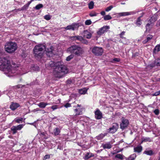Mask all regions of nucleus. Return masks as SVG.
Here are the masks:
<instances>
[{
  "mask_svg": "<svg viewBox=\"0 0 160 160\" xmlns=\"http://www.w3.org/2000/svg\"><path fill=\"white\" fill-rule=\"evenodd\" d=\"M112 143H111L110 142H108L105 144H102V146L104 149H110L112 147Z\"/></svg>",
  "mask_w": 160,
  "mask_h": 160,
  "instance_id": "obj_17",
  "label": "nucleus"
},
{
  "mask_svg": "<svg viewBox=\"0 0 160 160\" xmlns=\"http://www.w3.org/2000/svg\"><path fill=\"white\" fill-rule=\"evenodd\" d=\"M125 156L121 154H117L115 156V159L116 160H123Z\"/></svg>",
  "mask_w": 160,
  "mask_h": 160,
  "instance_id": "obj_19",
  "label": "nucleus"
},
{
  "mask_svg": "<svg viewBox=\"0 0 160 160\" xmlns=\"http://www.w3.org/2000/svg\"><path fill=\"white\" fill-rule=\"evenodd\" d=\"M29 124L30 125H33V123H30Z\"/></svg>",
  "mask_w": 160,
  "mask_h": 160,
  "instance_id": "obj_63",
  "label": "nucleus"
},
{
  "mask_svg": "<svg viewBox=\"0 0 160 160\" xmlns=\"http://www.w3.org/2000/svg\"><path fill=\"white\" fill-rule=\"evenodd\" d=\"M46 55L49 57H52L54 54V48L52 46H50L49 48L46 50Z\"/></svg>",
  "mask_w": 160,
  "mask_h": 160,
  "instance_id": "obj_10",
  "label": "nucleus"
},
{
  "mask_svg": "<svg viewBox=\"0 0 160 160\" xmlns=\"http://www.w3.org/2000/svg\"><path fill=\"white\" fill-rule=\"evenodd\" d=\"M37 105L40 108H45L47 106V104L44 102H40Z\"/></svg>",
  "mask_w": 160,
  "mask_h": 160,
  "instance_id": "obj_25",
  "label": "nucleus"
},
{
  "mask_svg": "<svg viewBox=\"0 0 160 160\" xmlns=\"http://www.w3.org/2000/svg\"><path fill=\"white\" fill-rule=\"evenodd\" d=\"M23 120V118H16L14 119L15 121L18 123H22Z\"/></svg>",
  "mask_w": 160,
  "mask_h": 160,
  "instance_id": "obj_31",
  "label": "nucleus"
},
{
  "mask_svg": "<svg viewBox=\"0 0 160 160\" xmlns=\"http://www.w3.org/2000/svg\"><path fill=\"white\" fill-rule=\"evenodd\" d=\"M73 57V56L72 55H71L68 57L66 59V60L67 61H69L71 60V59Z\"/></svg>",
  "mask_w": 160,
  "mask_h": 160,
  "instance_id": "obj_46",
  "label": "nucleus"
},
{
  "mask_svg": "<svg viewBox=\"0 0 160 160\" xmlns=\"http://www.w3.org/2000/svg\"><path fill=\"white\" fill-rule=\"evenodd\" d=\"M69 50L77 56H80L84 52L82 48L78 45H73L69 48Z\"/></svg>",
  "mask_w": 160,
  "mask_h": 160,
  "instance_id": "obj_5",
  "label": "nucleus"
},
{
  "mask_svg": "<svg viewBox=\"0 0 160 160\" xmlns=\"http://www.w3.org/2000/svg\"><path fill=\"white\" fill-rule=\"evenodd\" d=\"M45 65L48 69L53 68V75L59 78L63 77L68 72L67 67L59 62L48 60L46 62Z\"/></svg>",
  "mask_w": 160,
  "mask_h": 160,
  "instance_id": "obj_1",
  "label": "nucleus"
},
{
  "mask_svg": "<svg viewBox=\"0 0 160 160\" xmlns=\"http://www.w3.org/2000/svg\"><path fill=\"white\" fill-rule=\"evenodd\" d=\"M53 132L55 135H58L60 132V130L59 128H55L53 130Z\"/></svg>",
  "mask_w": 160,
  "mask_h": 160,
  "instance_id": "obj_27",
  "label": "nucleus"
},
{
  "mask_svg": "<svg viewBox=\"0 0 160 160\" xmlns=\"http://www.w3.org/2000/svg\"><path fill=\"white\" fill-rule=\"evenodd\" d=\"M38 134L44 138L47 139L46 137V133L45 132H42L39 130L38 131Z\"/></svg>",
  "mask_w": 160,
  "mask_h": 160,
  "instance_id": "obj_28",
  "label": "nucleus"
},
{
  "mask_svg": "<svg viewBox=\"0 0 160 160\" xmlns=\"http://www.w3.org/2000/svg\"><path fill=\"white\" fill-rule=\"evenodd\" d=\"M160 51V45H157L154 48V51L158 52Z\"/></svg>",
  "mask_w": 160,
  "mask_h": 160,
  "instance_id": "obj_37",
  "label": "nucleus"
},
{
  "mask_svg": "<svg viewBox=\"0 0 160 160\" xmlns=\"http://www.w3.org/2000/svg\"><path fill=\"white\" fill-rule=\"evenodd\" d=\"M31 3V2L30 1L28 2V3L26 4L28 7H29V5Z\"/></svg>",
  "mask_w": 160,
  "mask_h": 160,
  "instance_id": "obj_58",
  "label": "nucleus"
},
{
  "mask_svg": "<svg viewBox=\"0 0 160 160\" xmlns=\"http://www.w3.org/2000/svg\"><path fill=\"white\" fill-rule=\"evenodd\" d=\"M51 108L53 111H54L58 108V106L57 105H54L51 107Z\"/></svg>",
  "mask_w": 160,
  "mask_h": 160,
  "instance_id": "obj_47",
  "label": "nucleus"
},
{
  "mask_svg": "<svg viewBox=\"0 0 160 160\" xmlns=\"http://www.w3.org/2000/svg\"><path fill=\"white\" fill-rule=\"evenodd\" d=\"M142 149V147L141 146H138L134 148V152L138 153H140Z\"/></svg>",
  "mask_w": 160,
  "mask_h": 160,
  "instance_id": "obj_21",
  "label": "nucleus"
},
{
  "mask_svg": "<svg viewBox=\"0 0 160 160\" xmlns=\"http://www.w3.org/2000/svg\"><path fill=\"white\" fill-rule=\"evenodd\" d=\"M28 5H27L26 4H25L24 6H23L21 8V10L18 9V10L20 11V10H24L27 9L28 8Z\"/></svg>",
  "mask_w": 160,
  "mask_h": 160,
  "instance_id": "obj_45",
  "label": "nucleus"
},
{
  "mask_svg": "<svg viewBox=\"0 0 160 160\" xmlns=\"http://www.w3.org/2000/svg\"><path fill=\"white\" fill-rule=\"evenodd\" d=\"M112 17L109 15H106L104 16V19L105 20H108L111 19Z\"/></svg>",
  "mask_w": 160,
  "mask_h": 160,
  "instance_id": "obj_36",
  "label": "nucleus"
},
{
  "mask_svg": "<svg viewBox=\"0 0 160 160\" xmlns=\"http://www.w3.org/2000/svg\"><path fill=\"white\" fill-rule=\"evenodd\" d=\"M82 43L85 44H87L88 43V41L87 40L84 39L83 38V40H82L81 41Z\"/></svg>",
  "mask_w": 160,
  "mask_h": 160,
  "instance_id": "obj_51",
  "label": "nucleus"
},
{
  "mask_svg": "<svg viewBox=\"0 0 160 160\" xmlns=\"http://www.w3.org/2000/svg\"><path fill=\"white\" fill-rule=\"evenodd\" d=\"M23 124H19L16 126L17 130H20L23 128Z\"/></svg>",
  "mask_w": 160,
  "mask_h": 160,
  "instance_id": "obj_40",
  "label": "nucleus"
},
{
  "mask_svg": "<svg viewBox=\"0 0 160 160\" xmlns=\"http://www.w3.org/2000/svg\"><path fill=\"white\" fill-rule=\"evenodd\" d=\"M97 15V14L95 13L94 12L93 13H91L90 14V16L91 17H94L95 16Z\"/></svg>",
  "mask_w": 160,
  "mask_h": 160,
  "instance_id": "obj_56",
  "label": "nucleus"
},
{
  "mask_svg": "<svg viewBox=\"0 0 160 160\" xmlns=\"http://www.w3.org/2000/svg\"><path fill=\"white\" fill-rule=\"evenodd\" d=\"M45 104H47V105H50V104L49 103L45 102Z\"/></svg>",
  "mask_w": 160,
  "mask_h": 160,
  "instance_id": "obj_61",
  "label": "nucleus"
},
{
  "mask_svg": "<svg viewBox=\"0 0 160 160\" xmlns=\"http://www.w3.org/2000/svg\"><path fill=\"white\" fill-rule=\"evenodd\" d=\"M85 24L87 25H89L92 23V22L90 20H88L85 21Z\"/></svg>",
  "mask_w": 160,
  "mask_h": 160,
  "instance_id": "obj_44",
  "label": "nucleus"
},
{
  "mask_svg": "<svg viewBox=\"0 0 160 160\" xmlns=\"http://www.w3.org/2000/svg\"><path fill=\"white\" fill-rule=\"evenodd\" d=\"M101 14L102 15H104L105 14V12L104 11H102L101 12Z\"/></svg>",
  "mask_w": 160,
  "mask_h": 160,
  "instance_id": "obj_57",
  "label": "nucleus"
},
{
  "mask_svg": "<svg viewBox=\"0 0 160 160\" xmlns=\"http://www.w3.org/2000/svg\"><path fill=\"white\" fill-rule=\"evenodd\" d=\"M125 32L124 31L122 32L121 33L119 34L120 37L122 39L126 40V38L124 37L123 35H124L125 34Z\"/></svg>",
  "mask_w": 160,
  "mask_h": 160,
  "instance_id": "obj_41",
  "label": "nucleus"
},
{
  "mask_svg": "<svg viewBox=\"0 0 160 160\" xmlns=\"http://www.w3.org/2000/svg\"><path fill=\"white\" fill-rule=\"evenodd\" d=\"M50 158V156L48 155H46L44 157L43 159L46 160L47 159H49Z\"/></svg>",
  "mask_w": 160,
  "mask_h": 160,
  "instance_id": "obj_54",
  "label": "nucleus"
},
{
  "mask_svg": "<svg viewBox=\"0 0 160 160\" xmlns=\"http://www.w3.org/2000/svg\"><path fill=\"white\" fill-rule=\"evenodd\" d=\"M78 27V24L77 23H73L72 25L68 26L66 27L65 28L66 30H74Z\"/></svg>",
  "mask_w": 160,
  "mask_h": 160,
  "instance_id": "obj_12",
  "label": "nucleus"
},
{
  "mask_svg": "<svg viewBox=\"0 0 160 160\" xmlns=\"http://www.w3.org/2000/svg\"><path fill=\"white\" fill-rule=\"evenodd\" d=\"M11 130L13 132V134H14L17 132V129L15 126H12L11 128Z\"/></svg>",
  "mask_w": 160,
  "mask_h": 160,
  "instance_id": "obj_38",
  "label": "nucleus"
},
{
  "mask_svg": "<svg viewBox=\"0 0 160 160\" xmlns=\"http://www.w3.org/2000/svg\"><path fill=\"white\" fill-rule=\"evenodd\" d=\"M150 142L151 139L149 138H142V142Z\"/></svg>",
  "mask_w": 160,
  "mask_h": 160,
  "instance_id": "obj_39",
  "label": "nucleus"
},
{
  "mask_svg": "<svg viewBox=\"0 0 160 160\" xmlns=\"http://www.w3.org/2000/svg\"><path fill=\"white\" fill-rule=\"evenodd\" d=\"M92 52L95 55H101L103 52V49L102 48L94 47L92 49Z\"/></svg>",
  "mask_w": 160,
  "mask_h": 160,
  "instance_id": "obj_6",
  "label": "nucleus"
},
{
  "mask_svg": "<svg viewBox=\"0 0 160 160\" xmlns=\"http://www.w3.org/2000/svg\"><path fill=\"white\" fill-rule=\"evenodd\" d=\"M150 26V24L149 23H148L146 25V31L149 30V26Z\"/></svg>",
  "mask_w": 160,
  "mask_h": 160,
  "instance_id": "obj_55",
  "label": "nucleus"
},
{
  "mask_svg": "<svg viewBox=\"0 0 160 160\" xmlns=\"http://www.w3.org/2000/svg\"><path fill=\"white\" fill-rule=\"evenodd\" d=\"M16 87H17L18 88H20V87H21V85H18Z\"/></svg>",
  "mask_w": 160,
  "mask_h": 160,
  "instance_id": "obj_59",
  "label": "nucleus"
},
{
  "mask_svg": "<svg viewBox=\"0 0 160 160\" xmlns=\"http://www.w3.org/2000/svg\"><path fill=\"white\" fill-rule=\"evenodd\" d=\"M20 105L18 103L12 102L10 108L12 110L14 111Z\"/></svg>",
  "mask_w": 160,
  "mask_h": 160,
  "instance_id": "obj_16",
  "label": "nucleus"
},
{
  "mask_svg": "<svg viewBox=\"0 0 160 160\" xmlns=\"http://www.w3.org/2000/svg\"><path fill=\"white\" fill-rule=\"evenodd\" d=\"M71 38L73 40H78L80 41L82 40H83V38L82 37L79 36H75L72 37Z\"/></svg>",
  "mask_w": 160,
  "mask_h": 160,
  "instance_id": "obj_23",
  "label": "nucleus"
},
{
  "mask_svg": "<svg viewBox=\"0 0 160 160\" xmlns=\"http://www.w3.org/2000/svg\"><path fill=\"white\" fill-rule=\"evenodd\" d=\"M112 8L113 7L112 6H110L106 8L105 11L106 12H108L110 11Z\"/></svg>",
  "mask_w": 160,
  "mask_h": 160,
  "instance_id": "obj_48",
  "label": "nucleus"
},
{
  "mask_svg": "<svg viewBox=\"0 0 160 160\" xmlns=\"http://www.w3.org/2000/svg\"><path fill=\"white\" fill-rule=\"evenodd\" d=\"M143 153L147 155H151L152 154V150L145 151L143 152Z\"/></svg>",
  "mask_w": 160,
  "mask_h": 160,
  "instance_id": "obj_34",
  "label": "nucleus"
},
{
  "mask_svg": "<svg viewBox=\"0 0 160 160\" xmlns=\"http://www.w3.org/2000/svg\"><path fill=\"white\" fill-rule=\"evenodd\" d=\"M107 135L106 133H101L98 136L96 137V138L98 140H101L105 136Z\"/></svg>",
  "mask_w": 160,
  "mask_h": 160,
  "instance_id": "obj_24",
  "label": "nucleus"
},
{
  "mask_svg": "<svg viewBox=\"0 0 160 160\" xmlns=\"http://www.w3.org/2000/svg\"><path fill=\"white\" fill-rule=\"evenodd\" d=\"M82 34L84 38L87 39L90 38L92 35L91 32L88 30H84Z\"/></svg>",
  "mask_w": 160,
  "mask_h": 160,
  "instance_id": "obj_14",
  "label": "nucleus"
},
{
  "mask_svg": "<svg viewBox=\"0 0 160 160\" xmlns=\"http://www.w3.org/2000/svg\"><path fill=\"white\" fill-rule=\"evenodd\" d=\"M94 3L92 1L88 4V7L90 9H92L93 8Z\"/></svg>",
  "mask_w": 160,
  "mask_h": 160,
  "instance_id": "obj_35",
  "label": "nucleus"
},
{
  "mask_svg": "<svg viewBox=\"0 0 160 160\" xmlns=\"http://www.w3.org/2000/svg\"><path fill=\"white\" fill-rule=\"evenodd\" d=\"M120 42L122 43L123 44H128L129 42V41L126 38V40L122 39L120 40Z\"/></svg>",
  "mask_w": 160,
  "mask_h": 160,
  "instance_id": "obj_32",
  "label": "nucleus"
},
{
  "mask_svg": "<svg viewBox=\"0 0 160 160\" xmlns=\"http://www.w3.org/2000/svg\"><path fill=\"white\" fill-rule=\"evenodd\" d=\"M94 155L93 153L90 152H88L86 153V155L83 157V158L86 160H87L89 159L90 158L93 157Z\"/></svg>",
  "mask_w": 160,
  "mask_h": 160,
  "instance_id": "obj_18",
  "label": "nucleus"
},
{
  "mask_svg": "<svg viewBox=\"0 0 160 160\" xmlns=\"http://www.w3.org/2000/svg\"><path fill=\"white\" fill-rule=\"evenodd\" d=\"M137 156L136 154L135 153L130 155L128 158V160H134Z\"/></svg>",
  "mask_w": 160,
  "mask_h": 160,
  "instance_id": "obj_29",
  "label": "nucleus"
},
{
  "mask_svg": "<svg viewBox=\"0 0 160 160\" xmlns=\"http://www.w3.org/2000/svg\"><path fill=\"white\" fill-rule=\"evenodd\" d=\"M81 107V105L79 104H77L76 106H73L74 108H76L74 109V112L75 113V116H79L82 114V109L77 108L78 107Z\"/></svg>",
  "mask_w": 160,
  "mask_h": 160,
  "instance_id": "obj_7",
  "label": "nucleus"
},
{
  "mask_svg": "<svg viewBox=\"0 0 160 160\" xmlns=\"http://www.w3.org/2000/svg\"><path fill=\"white\" fill-rule=\"evenodd\" d=\"M141 17H140L138 18L137 21L136 22V24L137 25H140L141 24V22L140 19V18Z\"/></svg>",
  "mask_w": 160,
  "mask_h": 160,
  "instance_id": "obj_42",
  "label": "nucleus"
},
{
  "mask_svg": "<svg viewBox=\"0 0 160 160\" xmlns=\"http://www.w3.org/2000/svg\"><path fill=\"white\" fill-rule=\"evenodd\" d=\"M39 67L37 65H33L31 67V70L33 71H38L39 70Z\"/></svg>",
  "mask_w": 160,
  "mask_h": 160,
  "instance_id": "obj_26",
  "label": "nucleus"
},
{
  "mask_svg": "<svg viewBox=\"0 0 160 160\" xmlns=\"http://www.w3.org/2000/svg\"><path fill=\"white\" fill-rule=\"evenodd\" d=\"M109 28V26H103L97 32V34L98 35H101L103 34L105 32H106L107 30Z\"/></svg>",
  "mask_w": 160,
  "mask_h": 160,
  "instance_id": "obj_11",
  "label": "nucleus"
},
{
  "mask_svg": "<svg viewBox=\"0 0 160 160\" xmlns=\"http://www.w3.org/2000/svg\"><path fill=\"white\" fill-rule=\"evenodd\" d=\"M43 7V5L42 4H39L35 6V8L36 10H39L42 8Z\"/></svg>",
  "mask_w": 160,
  "mask_h": 160,
  "instance_id": "obj_33",
  "label": "nucleus"
},
{
  "mask_svg": "<svg viewBox=\"0 0 160 160\" xmlns=\"http://www.w3.org/2000/svg\"><path fill=\"white\" fill-rule=\"evenodd\" d=\"M158 160H160V157H159V159Z\"/></svg>",
  "mask_w": 160,
  "mask_h": 160,
  "instance_id": "obj_64",
  "label": "nucleus"
},
{
  "mask_svg": "<svg viewBox=\"0 0 160 160\" xmlns=\"http://www.w3.org/2000/svg\"><path fill=\"white\" fill-rule=\"evenodd\" d=\"M87 91V89L85 88H82L79 90V93L81 94H85Z\"/></svg>",
  "mask_w": 160,
  "mask_h": 160,
  "instance_id": "obj_30",
  "label": "nucleus"
},
{
  "mask_svg": "<svg viewBox=\"0 0 160 160\" xmlns=\"http://www.w3.org/2000/svg\"><path fill=\"white\" fill-rule=\"evenodd\" d=\"M160 94V91H158L155 92L154 94H152L153 96H157Z\"/></svg>",
  "mask_w": 160,
  "mask_h": 160,
  "instance_id": "obj_52",
  "label": "nucleus"
},
{
  "mask_svg": "<svg viewBox=\"0 0 160 160\" xmlns=\"http://www.w3.org/2000/svg\"><path fill=\"white\" fill-rule=\"evenodd\" d=\"M113 62H119L120 61V59L119 58H115L113 59Z\"/></svg>",
  "mask_w": 160,
  "mask_h": 160,
  "instance_id": "obj_53",
  "label": "nucleus"
},
{
  "mask_svg": "<svg viewBox=\"0 0 160 160\" xmlns=\"http://www.w3.org/2000/svg\"><path fill=\"white\" fill-rule=\"evenodd\" d=\"M34 110V111H38V110H38V108H36V109H35Z\"/></svg>",
  "mask_w": 160,
  "mask_h": 160,
  "instance_id": "obj_60",
  "label": "nucleus"
},
{
  "mask_svg": "<svg viewBox=\"0 0 160 160\" xmlns=\"http://www.w3.org/2000/svg\"><path fill=\"white\" fill-rule=\"evenodd\" d=\"M133 13L132 12H120L118 13L119 16H128L133 14Z\"/></svg>",
  "mask_w": 160,
  "mask_h": 160,
  "instance_id": "obj_20",
  "label": "nucleus"
},
{
  "mask_svg": "<svg viewBox=\"0 0 160 160\" xmlns=\"http://www.w3.org/2000/svg\"><path fill=\"white\" fill-rule=\"evenodd\" d=\"M5 51L9 53H12L15 51L17 48L16 43L12 42H7L5 45Z\"/></svg>",
  "mask_w": 160,
  "mask_h": 160,
  "instance_id": "obj_4",
  "label": "nucleus"
},
{
  "mask_svg": "<svg viewBox=\"0 0 160 160\" xmlns=\"http://www.w3.org/2000/svg\"><path fill=\"white\" fill-rule=\"evenodd\" d=\"M121 4H123V5H124V4H125V3H124V2H123V3H121Z\"/></svg>",
  "mask_w": 160,
  "mask_h": 160,
  "instance_id": "obj_62",
  "label": "nucleus"
},
{
  "mask_svg": "<svg viewBox=\"0 0 160 160\" xmlns=\"http://www.w3.org/2000/svg\"><path fill=\"white\" fill-rule=\"evenodd\" d=\"M45 46L43 44H39L36 46L33 49L34 56L38 59H40L42 57L43 51L45 49Z\"/></svg>",
  "mask_w": 160,
  "mask_h": 160,
  "instance_id": "obj_3",
  "label": "nucleus"
},
{
  "mask_svg": "<svg viewBox=\"0 0 160 160\" xmlns=\"http://www.w3.org/2000/svg\"><path fill=\"white\" fill-rule=\"evenodd\" d=\"M64 106L67 108L71 106V104L69 103H67L64 105Z\"/></svg>",
  "mask_w": 160,
  "mask_h": 160,
  "instance_id": "obj_49",
  "label": "nucleus"
},
{
  "mask_svg": "<svg viewBox=\"0 0 160 160\" xmlns=\"http://www.w3.org/2000/svg\"><path fill=\"white\" fill-rule=\"evenodd\" d=\"M154 112L156 115H158L159 113V111L158 109H156L154 110Z\"/></svg>",
  "mask_w": 160,
  "mask_h": 160,
  "instance_id": "obj_50",
  "label": "nucleus"
},
{
  "mask_svg": "<svg viewBox=\"0 0 160 160\" xmlns=\"http://www.w3.org/2000/svg\"><path fill=\"white\" fill-rule=\"evenodd\" d=\"M118 128V125L116 123H113L112 126L108 129V132L111 133H114L117 131Z\"/></svg>",
  "mask_w": 160,
  "mask_h": 160,
  "instance_id": "obj_9",
  "label": "nucleus"
},
{
  "mask_svg": "<svg viewBox=\"0 0 160 160\" xmlns=\"http://www.w3.org/2000/svg\"><path fill=\"white\" fill-rule=\"evenodd\" d=\"M149 66L152 68L155 66H160V59L158 58L156 59L154 63L151 64L149 65Z\"/></svg>",
  "mask_w": 160,
  "mask_h": 160,
  "instance_id": "obj_15",
  "label": "nucleus"
},
{
  "mask_svg": "<svg viewBox=\"0 0 160 160\" xmlns=\"http://www.w3.org/2000/svg\"><path fill=\"white\" fill-rule=\"evenodd\" d=\"M0 70L3 71L4 73L8 77H11L15 72V70L10 64V62L5 58H0Z\"/></svg>",
  "mask_w": 160,
  "mask_h": 160,
  "instance_id": "obj_2",
  "label": "nucleus"
},
{
  "mask_svg": "<svg viewBox=\"0 0 160 160\" xmlns=\"http://www.w3.org/2000/svg\"><path fill=\"white\" fill-rule=\"evenodd\" d=\"M152 38V36L151 35H148L147 37V39L144 40L142 43L143 44H146L147 42L150 40Z\"/></svg>",
  "mask_w": 160,
  "mask_h": 160,
  "instance_id": "obj_22",
  "label": "nucleus"
},
{
  "mask_svg": "<svg viewBox=\"0 0 160 160\" xmlns=\"http://www.w3.org/2000/svg\"><path fill=\"white\" fill-rule=\"evenodd\" d=\"M95 117L97 119H101L102 117V113L98 109H97L95 112Z\"/></svg>",
  "mask_w": 160,
  "mask_h": 160,
  "instance_id": "obj_13",
  "label": "nucleus"
},
{
  "mask_svg": "<svg viewBox=\"0 0 160 160\" xmlns=\"http://www.w3.org/2000/svg\"><path fill=\"white\" fill-rule=\"evenodd\" d=\"M122 122L120 124V128L122 129H124L126 128L129 124L128 120L123 117L122 118Z\"/></svg>",
  "mask_w": 160,
  "mask_h": 160,
  "instance_id": "obj_8",
  "label": "nucleus"
},
{
  "mask_svg": "<svg viewBox=\"0 0 160 160\" xmlns=\"http://www.w3.org/2000/svg\"><path fill=\"white\" fill-rule=\"evenodd\" d=\"M51 17L49 15H47L44 16V18L47 20H50Z\"/></svg>",
  "mask_w": 160,
  "mask_h": 160,
  "instance_id": "obj_43",
  "label": "nucleus"
}]
</instances>
